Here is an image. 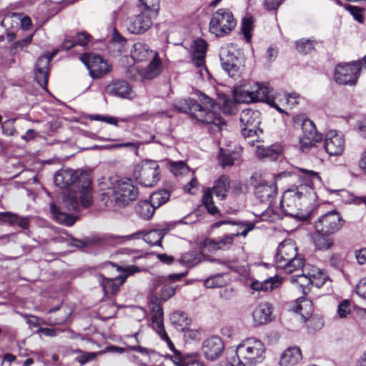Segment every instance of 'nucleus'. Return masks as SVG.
Masks as SVG:
<instances>
[{
    "instance_id": "33",
    "label": "nucleus",
    "mask_w": 366,
    "mask_h": 366,
    "mask_svg": "<svg viewBox=\"0 0 366 366\" xmlns=\"http://www.w3.org/2000/svg\"><path fill=\"white\" fill-rule=\"evenodd\" d=\"M125 277L119 276L114 279H105L104 278L102 282V286L106 295H114L116 293L124 282Z\"/></svg>"
},
{
    "instance_id": "55",
    "label": "nucleus",
    "mask_w": 366,
    "mask_h": 366,
    "mask_svg": "<svg viewBox=\"0 0 366 366\" xmlns=\"http://www.w3.org/2000/svg\"><path fill=\"white\" fill-rule=\"evenodd\" d=\"M222 108L223 112L227 114H232L236 109L235 104L229 99H224L222 104Z\"/></svg>"
},
{
    "instance_id": "25",
    "label": "nucleus",
    "mask_w": 366,
    "mask_h": 366,
    "mask_svg": "<svg viewBox=\"0 0 366 366\" xmlns=\"http://www.w3.org/2000/svg\"><path fill=\"white\" fill-rule=\"evenodd\" d=\"M105 93L108 95L120 98H127L132 93V87L124 80H116L105 87Z\"/></svg>"
},
{
    "instance_id": "22",
    "label": "nucleus",
    "mask_w": 366,
    "mask_h": 366,
    "mask_svg": "<svg viewBox=\"0 0 366 366\" xmlns=\"http://www.w3.org/2000/svg\"><path fill=\"white\" fill-rule=\"evenodd\" d=\"M302 269L303 277L301 280H305L307 285H313L317 287H322L328 278L327 274L324 270L310 264H304Z\"/></svg>"
},
{
    "instance_id": "46",
    "label": "nucleus",
    "mask_w": 366,
    "mask_h": 366,
    "mask_svg": "<svg viewBox=\"0 0 366 366\" xmlns=\"http://www.w3.org/2000/svg\"><path fill=\"white\" fill-rule=\"evenodd\" d=\"M226 283L222 274L212 276L204 280V285L207 288L219 287Z\"/></svg>"
},
{
    "instance_id": "59",
    "label": "nucleus",
    "mask_w": 366,
    "mask_h": 366,
    "mask_svg": "<svg viewBox=\"0 0 366 366\" xmlns=\"http://www.w3.org/2000/svg\"><path fill=\"white\" fill-rule=\"evenodd\" d=\"M17 216L18 215L11 212H1L0 213V219L9 222L11 224H15Z\"/></svg>"
},
{
    "instance_id": "58",
    "label": "nucleus",
    "mask_w": 366,
    "mask_h": 366,
    "mask_svg": "<svg viewBox=\"0 0 366 366\" xmlns=\"http://www.w3.org/2000/svg\"><path fill=\"white\" fill-rule=\"evenodd\" d=\"M356 292L362 298L366 299V277L360 280L356 286Z\"/></svg>"
},
{
    "instance_id": "5",
    "label": "nucleus",
    "mask_w": 366,
    "mask_h": 366,
    "mask_svg": "<svg viewBox=\"0 0 366 366\" xmlns=\"http://www.w3.org/2000/svg\"><path fill=\"white\" fill-rule=\"evenodd\" d=\"M233 366H254L264 360V344L254 337L243 340L236 348Z\"/></svg>"
},
{
    "instance_id": "9",
    "label": "nucleus",
    "mask_w": 366,
    "mask_h": 366,
    "mask_svg": "<svg viewBox=\"0 0 366 366\" xmlns=\"http://www.w3.org/2000/svg\"><path fill=\"white\" fill-rule=\"evenodd\" d=\"M236 26V20L231 11L225 9L216 11L210 20L209 30L217 36L229 33Z\"/></svg>"
},
{
    "instance_id": "13",
    "label": "nucleus",
    "mask_w": 366,
    "mask_h": 366,
    "mask_svg": "<svg viewBox=\"0 0 366 366\" xmlns=\"http://www.w3.org/2000/svg\"><path fill=\"white\" fill-rule=\"evenodd\" d=\"M251 184L254 187V194L262 202L269 204L275 197L277 192L274 181H267L257 175H252L250 179Z\"/></svg>"
},
{
    "instance_id": "47",
    "label": "nucleus",
    "mask_w": 366,
    "mask_h": 366,
    "mask_svg": "<svg viewBox=\"0 0 366 366\" xmlns=\"http://www.w3.org/2000/svg\"><path fill=\"white\" fill-rule=\"evenodd\" d=\"M296 48L302 54H307L314 49L312 42L308 39L297 41L296 42Z\"/></svg>"
},
{
    "instance_id": "49",
    "label": "nucleus",
    "mask_w": 366,
    "mask_h": 366,
    "mask_svg": "<svg viewBox=\"0 0 366 366\" xmlns=\"http://www.w3.org/2000/svg\"><path fill=\"white\" fill-rule=\"evenodd\" d=\"M171 170L175 176L183 175L189 172V168L183 162H174L171 165Z\"/></svg>"
},
{
    "instance_id": "18",
    "label": "nucleus",
    "mask_w": 366,
    "mask_h": 366,
    "mask_svg": "<svg viewBox=\"0 0 366 366\" xmlns=\"http://www.w3.org/2000/svg\"><path fill=\"white\" fill-rule=\"evenodd\" d=\"M219 58L224 70L231 77L235 76L242 66V63L235 54L234 46L227 45L222 47L219 52Z\"/></svg>"
},
{
    "instance_id": "15",
    "label": "nucleus",
    "mask_w": 366,
    "mask_h": 366,
    "mask_svg": "<svg viewBox=\"0 0 366 366\" xmlns=\"http://www.w3.org/2000/svg\"><path fill=\"white\" fill-rule=\"evenodd\" d=\"M81 60L86 66L93 78H101L112 69V65L98 54H84L81 56Z\"/></svg>"
},
{
    "instance_id": "48",
    "label": "nucleus",
    "mask_w": 366,
    "mask_h": 366,
    "mask_svg": "<svg viewBox=\"0 0 366 366\" xmlns=\"http://www.w3.org/2000/svg\"><path fill=\"white\" fill-rule=\"evenodd\" d=\"M144 7L145 11L156 15L159 9V0H139Z\"/></svg>"
},
{
    "instance_id": "23",
    "label": "nucleus",
    "mask_w": 366,
    "mask_h": 366,
    "mask_svg": "<svg viewBox=\"0 0 366 366\" xmlns=\"http://www.w3.org/2000/svg\"><path fill=\"white\" fill-rule=\"evenodd\" d=\"M272 305L267 302H261L254 309L252 317L254 326L266 325L272 321Z\"/></svg>"
},
{
    "instance_id": "37",
    "label": "nucleus",
    "mask_w": 366,
    "mask_h": 366,
    "mask_svg": "<svg viewBox=\"0 0 366 366\" xmlns=\"http://www.w3.org/2000/svg\"><path fill=\"white\" fill-rule=\"evenodd\" d=\"M169 358L176 366H204L197 356H169Z\"/></svg>"
},
{
    "instance_id": "17",
    "label": "nucleus",
    "mask_w": 366,
    "mask_h": 366,
    "mask_svg": "<svg viewBox=\"0 0 366 366\" xmlns=\"http://www.w3.org/2000/svg\"><path fill=\"white\" fill-rule=\"evenodd\" d=\"M302 134L300 137V145L302 152H307L320 142L322 134L317 132L314 123L310 119H304L302 123Z\"/></svg>"
},
{
    "instance_id": "42",
    "label": "nucleus",
    "mask_w": 366,
    "mask_h": 366,
    "mask_svg": "<svg viewBox=\"0 0 366 366\" xmlns=\"http://www.w3.org/2000/svg\"><path fill=\"white\" fill-rule=\"evenodd\" d=\"M169 192L167 190H159L154 192L150 197V202L155 208L166 203L169 199Z\"/></svg>"
},
{
    "instance_id": "11",
    "label": "nucleus",
    "mask_w": 366,
    "mask_h": 366,
    "mask_svg": "<svg viewBox=\"0 0 366 366\" xmlns=\"http://www.w3.org/2000/svg\"><path fill=\"white\" fill-rule=\"evenodd\" d=\"M159 165L154 161H146L137 164L133 172L136 180L144 187H153L159 180Z\"/></svg>"
},
{
    "instance_id": "44",
    "label": "nucleus",
    "mask_w": 366,
    "mask_h": 366,
    "mask_svg": "<svg viewBox=\"0 0 366 366\" xmlns=\"http://www.w3.org/2000/svg\"><path fill=\"white\" fill-rule=\"evenodd\" d=\"M328 236L329 235L317 233L314 238V242L316 248L320 250L330 249L333 244V241L331 238H329Z\"/></svg>"
},
{
    "instance_id": "16",
    "label": "nucleus",
    "mask_w": 366,
    "mask_h": 366,
    "mask_svg": "<svg viewBox=\"0 0 366 366\" xmlns=\"http://www.w3.org/2000/svg\"><path fill=\"white\" fill-rule=\"evenodd\" d=\"M360 69L358 62L339 64L335 71V79L340 84L354 85L359 77Z\"/></svg>"
},
{
    "instance_id": "52",
    "label": "nucleus",
    "mask_w": 366,
    "mask_h": 366,
    "mask_svg": "<svg viewBox=\"0 0 366 366\" xmlns=\"http://www.w3.org/2000/svg\"><path fill=\"white\" fill-rule=\"evenodd\" d=\"M159 335V337H161L162 340H164L167 342L169 347L170 348V350L172 351H173V352L174 353V355L173 356H179V357H182L180 354V352L177 350L174 347V345L173 344V342L171 341V340L169 339V336L167 335L165 330H161V332L158 334Z\"/></svg>"
},
{
    "instance_id": "8",
    "label": "nucleus",
    "mask_w": 366,
    "mask_h": 366,
    "mask_svg": "<svg viewBox=\"0 0 366 366\" xmlns=\"http://www.w3.org/2000/svg\"><path fill=\"white\" fill-rule=\"evenodd\" d=\"M230 187V181L228 176L222 175L214 183L212 188H208L204 191L202 197V202L207 207L209 213L215 214L218 212V209L214 205L212 194H215L217 197L220 199H224Z\"/></svg>"
},
{
    "instance_id": "50",
    "label": "nucleus",
    "mask_w": 366,
    "mask_h": 366,
    "mask_svg": "<svg viewBox=\"0 0 366 366\" xmlns=\"http://www.w3.org/2000/svg\"><path fill=\"white\" fill-rule=\"evenodd\" d=\"M351 312V303L349 300H343L337 307V314L340 318H345Z\"/></svg>"
},
{
    "instance_id": "53",
    "label": "nucleus",
    "mask_w": 366,
    "mask_h": 366,
    "mask_svg": "<svg viewBox=\"0 0 366 366\" xmlns=\"http://www.w3.org/2000/svg\"><path fill=\"white\" fill-rule=\"evenodd\" d=\"M14 119L9 120L2 124V130L4 134L9 136H14L16 134V130L14 128Z\"/></svg>"
},
{
    "instance_id": "12",
    "label": "nucleus",
    "mask_w": 366,
    "mask_h": 366,
    "mask_svg": "<svg viewBox=\"0 0 366 366\" xmlns=\"http://www.w3.org/2000/svg\"><path fill=\"white\" fill-rule=\"evenodd\" d=\"M345 221L337 211L328 212L318 217L315 222V229L318 234L331 235L338 232Z\"/></svg>"
},
{
    "instance_id": "54",
    "label": "nucleus",
    "mask_w": 366,
    "mask_h": 366,
    "mask_svg": "<svg viewBox=\"0 0 366 366\" xmlns=\"http://www.w3.org/2000/svg\"><path fill=\"white\" fill-rule=\"evenodd\" d=\"M221 152H222V149H221ZM236 159L237 157L234 156V154H227L224 153L221 154L220 160L222 167L232 166V164H234Z\"/></svg>"
},
{
    "instance_id": "14",
    "label": "nucleus",
    "mask_w": 366,
    "mask_h": 366,
    "mask_svg": "<svg viewBox=\"0 0 366 366\" xmlns=\"http://www.w3.org/2000/svg\"><path fill=\"white\" fill-rule=\"evenodd\" d=\"M294 311L301 315L308 327L317 330L323 326L322 320L317 316L312 315L313 305L310 300L305 297L298 298Z\"/></svg>"
},
{
    "instance_id": "57",
    "label": "nucleus",
    "mask_w": 366,
    "mask_h": 366,
    "mask_svg": "<svg viewBox=\"0 0 366 366\" xmlns=\"http://www.w3.org/2000/svg\"><path fill=\"white\" fill-rule=\"evenodd\" d=\"M96 357V352H84L78 356L76 360L81 365H84L86 362L93 360Z\"/></svg>"
},
{
    "instance_id": "3",
    "label": "nucleus",
    "mask_w": 366,
    "mask_h": 366,
    "mask_svg": "<svg viewBox=\"0 0 366 366\" xmlns=\"http://www.w3.org/2000/svg\"><path fill=\"white\" fill-rule=\"evenodd\" d=\"M138 189L132 180L119 179L111 182L106 189H102L101 201L106 207H124L134 201L138 196Z\"/></svg>"
},
{
    "instance_id": "63",
    "label": "nucleus",
    "mask_w": 366,
    "mask_h": 366,
    "mask_svg": "<svg viewBox=\"0 0 366 366\" xmlns=\"http://www.w3.org/2000/svg\"><path fill=\"white\" fill-rule=\"evenodd\" d=\"M278 54V50L274 47H269L267 50L266 58L269 61H273Z\"/></svg>"
},
{
    "instance_id": "32",
    "label": "nucleus",
    "mask_w": 366,
    "mask_h": 366,
    "mask_svg": "<svg viewBox=\"0 0 366 366\" xmlns=\"http://www.w3.org/2000/svg\"><path fill=\"white\" fill-rule=\"evenodd\" d=\"M170 320L177 330L181 331H185L191 323L187 315L182 311L173 312L170 316Z\"/></svg>"
},
{
    "instance_id": "39",
    "label": "nucleus",
    "mask_w": 366,
    "mask_h": 366,
    "mask_svg": "<svg viewBox=\"0 0 366 366\" xmlns=\"http://www.w3.org/2000/svg\"><path fill=\"white\" fill-rule=\"evenodd\" d=\"M234 97L238 102L250 103L254 102L253 89L249 90L246 86L235 89Z\"/></svg>"
},
{
    "instance_id": "7",
    "label": "nucleus",
    "mask_w": 366,
    "mask_h": 366,
    "mask_svg": "<svg viewBox=\"0 0 366 366\" xmlns=\"http://www.w3.org/2000/svg\"><path fill=\"white\" fill-rule=\"evenodd\" d=\"M241 134L247 140L248 144L253 145L259 142L262 130L259 128L261 122V114L257 110L247 109L242 111L239 117Z\"/></svg>"
},
{
    "instance_id": "2",
    "label": "nucleus",
    "mask_w": 366,
    "mask_h": 366,
    "mask_svg": "<svg viewBox=\"0 0 366 366\" xmlns=\"http://www.w3.org/2000/svg\"><path fill=\"white\" fill-rule=\"evenodd\" d=\"M200 102L194 99H182L177 102L175 107L179 111L189 113L193 118L207 126L211 133L220 132L225 125V121L216 112L218 106L205 94L201 96Z\"/></svg>"
},
{
    "instance_id": "1",
    "label": "nucleus",
    "mask_w": 366,
    "mask_h": 366,
    "mask_svg": "<svg viewBox=\"0 0 366 366\" xmlns=\"http://www.w3.org/2000/svg\"><path fill=\"white\" fill-rule=\"evenodd\" d=\"M55 184L60 188H71L63 196V204L69 211H77L79 204L88 207L93 203L91 180L86 175L79 176L71 169H61L54 177Z\"/></svg>"
},
{
    "instance_id": "35",
    "label": "nucleus",
    "mask_w": 366,
    "mask_h": 366,
    "mask_svg": "<svg viewBox=\"0 0 366 366\" xmlns=\"http://www.w3.org/2000/svg\"><path fill=\"white\" fill-rule=\"evenodd\" d=\"M282 149L280 146L272 145L271 147H264L263 145L257 146V154L260 158H269L274 160L281 153Z\"/></svg>"
},
{
    "instance_id": "24",
    "label": "nucleus",
    "mask_w": 366,
    "mask_h": 366,
    "mask_svg": "<svg viewBox=\"0 0 366 366\" xmlns=\"http://www.w3.org/2000/svg\"><path fill=\"white\" fill-rule=\"evenodd\" d=\"M203 352L208 360L218 358L224 350V344L218 337H212L204 341L202 347Z\"/></svg>"
},
{
    "instance_id": "27",
    "label": "nucleus",
    "mask_w": 366,
    "mask_h": 366,
    "mask_svg": "<svg viewBox=\"0 0 366 366\" xmlns=\"http://www.w3.org/2000/svg\"><path fill=\"white\" fill-rule=\"evenodd\" d=\"M207 48V42L202 39L193 41L192 44V60L197 67L204 64V59Z\"/></svg>"
},
{
    "instance_id": "51",
    "label": "nucleus",
    "mask_w": 366,
    "mask_h": 366,
    "mask_svg": "<svg viewBox=\"0 0 366 366\" xmlns=\"http://www.w3.org/2000/svg\"><path fill=\"white\" fill-rule=\"evenodd\" d=\"M73 38L76 45L85 46L90 41L92 36L86 32H81L76 34Z\"/></svg>"
},
{
    "instance_id": "31",
    "label": "nucleus",
    "mask_w": 366,
    "mask_h": 366,
    "mask_svg": "<svg viewBox=\"0 0 366 366\" xmlns=\"http://www.w3.org/2000/svg\"><path fill=\"white\" fill-rule=\"evenodd\" d=\"M177 287V285L174 282H169L168 280L163 278L157 283L156 292L162 300L167 301L175 294Z\"/></svg>"
},
{
    "instance_id": "29",
    "label": "nucleus",
    "mask_w": 366,
    "mask_h": 366,
    "mask_svg": "<svg viewBox=\"0 0 366 366\" xmlns=\"http://www.w3.org/2000/svg\"><path fill=\"white\" fill-rule=\"evenodd\" d=\"M149 64L144 69H137L139 76L143 79H152L157 76L162 71V61L158 54L150 60Z\"/></svg>"
},
{
    "instance_id": "61",
    "label": "nucleus",
    "mask_w": 366,
    "mask_h": 366,
    "mask_svg": "<svg viewBox=\"0 0 366 366\" xmlns=\"http://www.w3.org/2000/svg\"><path fill=\"white\" fill-rule=\"evenodd\" d=\"M282 0H264V6L268 10L277 9Z\"/></svg>"
},
{
    "instance_id": "43",
    "label": "nucleus",
    "mask_w": 366,
    "mask_h": 366,
    "mask_svg": "<svg viewBox=\"0 0 366 366\" xmlns=\"http://www.w3.org/2000/svg\"><path fill=\"white\" fill-rule=\"evenodd\" d=\"M163 237L162 230H152L144 234V240L150 245L161 246Z\"/></svg>"
},
{
    "instance_id": "28",
    "label": "nucleus",
    "mask_w": 366,
    "mask_h": 366,
    "mask_svg": "<svg viewBox=\"0 0 366 366\" xmlns=\"http://www.w3.org/2000/svg\"><path fill=\"white\" fill-rule=\"evenodd\" d=\"M254 92V102H267L272 107H274L279 112H282V110L276 104L274 99H271L272 89L267 85H262L256 83L252 87Z\"/></svg>"
},
{
    "instance_id": "6",
    "label": "nucleus",
    "mask_w": 366,
    "mask_h": 366,
    "mask_svg": "<svg viewBox=\"0 0 366 366\" xmlns=\"http://www.w3.org/2000/svg\"><path fill=\"white\" fill-rule=\"evenodd\" d=\"M304 262L305 259L297 253V247L293 240L286 239L279 244L274 257L277 268L291 273L302 267Z\"/></svg>"
},
{
    "instance_id": "20",
    "label": "nucleus",
    "mask_w": 366,
    "mask_h": 366,
    "mask_svg": "<svg viewBox=\"0 0 366 366\" xmlns=\"http://www.w3.org/2000/svg\"><path fill=\"white\" fill-rule=\"evenodd\" d=\"M152 25V16L147 11H143L137 15L129 17L125 23L127 30L134 34L144 33Z\"/></svg>"
},
{
    "instance_id": "4",
    "label": "nucleus",
    "mask_w": 366,
    "mask_h": 366,
    "mask_svg": "<svg viewBox=\"0 0 366 366\" xmlns=\"http://www.w3.org/2000/svg\"><path fill=\"white\" fill-rule=\"evenodd\" d=\"M312 194V189L306 184L289 189L282 195L280 206L286 214L298 219L307 220L310 214L304 205Z\"/></svg>"
},
{
    "instance_id": "60",
    "label": "nucleus",
    "mask_w": 366,
    "mask_h": 366,
    "mask_svg": "<svg viewBox=\"0 0 366 366\" xmlns=\"http://www.w3.org/2000/svg\"><path fill=\"white\" fill-rule=\"evenodd\" d=\"M198 182L197 179L194 177L192 178L189 183H187L184 189V191L189 194H195L197 190Z\"/></svg>"
},
{
    "instance_id": "36",
    "label": "nucleus",
    "mask_w": 366,
    "mask_h": 366,
    "mask_svg": "<svg viewBox=\"0 0 366 366\" xmlns=\"http://www.w3.org/2000/svg\"><path fill=\"white\" fill-rule=\"evenodd\" d=\"M50 209L53 217L61 224L66 226H72L76 220V217L60 212L59 208L54 203L50 204Z\"/></svg>"
},
{
    "instance_id": "45",
    "label": "nucleus",
    "mask_w": 366,
    "mask_h": 366,
    "mask_svg": "<svg viewBox=\"0 0 366 366\" xmlns=\"http://www.w3.org/2000/svg\"><path fill=\"white\" fill-rule=\"evenodd\" d=\"M253 18L252 16H245L242 23V31L247 41H249L251 38V31L253 29Z\"/></svg>"
},
{
    "instance_id": "34",
    "label": "nucleus",
    "mask_w": 366,
    "mask_h": 366,
    "mask_svg": "<svg viewBox=\"0 0 366 366\" xmlns=\"http://www.w3.org/2000/svg\"><path fill=\"white\" fill-rule=\"evenodd\" d=\"M155 209L156 208L150 201H140L137 204L135 207V211L137 214L141 218L147 220L152 217Z\"/></svg>"
},
{
    "instance_id": "21",
    "label": "nucleus",
    "mask_w": 366,
    "mask_h": 366,
    "mask_svg": "<svg viewBox=\"0 0 366 366\" xmlns=\"http://www.w3.org/2000/svg\"><path fill=\"white\" fill-rule=\"evenodd\" d=\"M57 54V50L46 53L39 57L36 61L34 75L37 83L43 88H46L48 82V76L49 71V63L54 56Z\"/></svg>"
},
{
    "instance_id": "40",
    "label": "nucleus",
    "mask_w": 366,
    "mask_h": 366,
    "mask_svg": "<svg viewBox=\"0 0 366 366\" xmlns=\"http://www.w3.org/2000/svg\"><path fill=\"white\" fill-rule=\"evenodd\" d=\"M279 282L269 278L263 282L254 281L251 283V288L257 291H271L274 288L277 287Z\"/></svg>"
},
{
    "instance_id": "64",
    "label": "nucleus",
    "mask_w": 366,
    "mask_h": 366,
    "mask_svg": "<svg viewBox=\"0 0 366 366\" xmlns=\"http://www.w3.org/2000/svg\"><path fill=\"white\" fill-rule=\"evenodd\" d=\"M356 258L359 264H366V248L360 249L356 252Z\"/></svg>"
},
{
    "instance_id": "41",
    "label": "nucleus",
    "mask_w": 366,
    "mask_h": 366,
    "mask_svg": "<svg viewBox=\"0 0 366 366\" xmlns=\"http://www.w3.org/2000/svg\"><path fill=\"white\" fill-rule=\"evenodd\" d=\"M202 261V256L196 252H188L182 254L179 262L187 267H194Z\"/></svg>"
},
{
    "instance_id": "19",
    "label": "nucleus",
    "mask_w": 366,
    "mask_h": 366,
    "mask_svg": "<svg viewBox=\"0 0 366 366\" xmlns=\"http://www.w3.org/2000/svg\"><path fill=\"white\" fill-rule=\"evenodd\" d=\"M345 147L343 134L337 130H330L325 135L324 148L330 156H340Z\"/></svg>"
},
{
    "instance_id": "38",
    "label": "nucleus",
    "mask_w": 366,
    "mask_h": 366,
    "mask_svg": "<svg viewBox=\"0 0 366 366\" xmlns=\"http://www.w3.org/2000/svg\"><path fill=\"white\" fill-rule=\"evenodd\" d=\"M151 319L158 334L161 332L162 330H164L163 326V310L160 305H153L151 309Z\"/></svg>"
},
{
    "instance_id": "62",
    "label": "nucleus",
    "mask_w": 366,
    "mask_h": 366,
    "mask_svg": "<svg viewBox=\"0 0 366 366\" xmlns=\"http://www.w3.org/2000/svg\"><path fill=\"white\" fill-rule=\"evenodd\" d=\"M131 350L134 351H137L142 354H147L149 356L156 355L157 353L153 350H149L145 347H141L139 345H132L130 347Z\"/></svg>"
},
{
    "instance_id": "26",
    "label": "nucleus",
    "mask_w": 366,
    "mask_h": 366,
    "mask_svg": "<svg viewBox=\"0 0 366 366\" xmlns=\"http://www.w3.org/2000/svg\"><path fill=\"white\" fill-rule=\"evenodd\" d=\"M157 53L149 48L147 45L142 42H137L133 45L131 51V56L136 62L147 61L155 57Z\"/></svg>"
},
{
    "instance_id": "10",
    "label": "nucleus",
    "mask_w": 366,
    "mask_h": 366,
    "mask_svg": "<svg viewBox=\"0 0 366 366\" xmlns=\"http://www.w3.org/2000/svg\"><path fill=\"white\" fill-rule=\"evenodd\" d=\"M240 228H243L242 232H232L230 234L224 235L219 239H206L203 242V247L207 248L209 251L213 252L219 249H227L230 248L234 242V237H246L247 234L254 229L255 224L253 222H241L237 224Z\"/></svg>"
},
{
    "instance_id": "56",
    "label": "nucleus",
    "mask_w": 366,
    "mask_h": 366,
    "mask_svg": "<svg viewBox=\"0 0 366 366\" xmlns=\"http://www.w3.org/2000/svg\"><path fill=\"white\" fill-rule=\"evenodd\" d=\"M283 97L286 104L290 107H292L299 103L300 97L296 93L285 94Z\"/></svg>"
},
{
    "instance_id": "30",
    "label": "nucleus",
    "mask_w": 366,
    "mask_h": 366,
    "mask_svg": "<svg viewBox=\"0 0 366 366\" xmlns=\"http://www.w3.org/2000/svg\"><path fill=\"white\" fill-rule=\"evenodd\" d=\"M302 360L300 349L297 347H292L285 350L281 355L280 360V366H294Z\"/></svg>"
}]
</instances>
